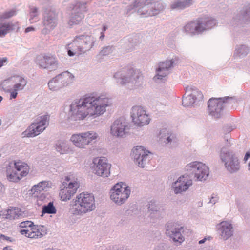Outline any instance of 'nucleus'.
<instances>
[{"label":"nucleus","mask_w":250,"mask_h":250,"mask_svg":"<svg viewBox=\"0 0 250 250\" xmlns=\"http://www.w3.org/2000/svg\"><path fill=\"white\" fill-rule=\"evenodd\" d=\"M111 104L109 99L104 95H85L79 99V119L100 116Z\"/></svg>","instance_id":"1"},{"label":"nucleus","mask_w":250,"mask_h":250,"mask_svg":"<svg viewBox=\"0 0 250 250\" xmlns=\"http://www.w3.org/2000/svg\"><path fill=\"white\" fill-rule=\"evenodd\" d=\"M216 24V20L212 17L200 18L187 23L183 27L182 32L186 35L193 37L211 29Z\"/></svg>","instance_id":"2"},{"label":"nucleus","mask_w":250,"mask_h":250,"mask_svg":"<svg viewBox=\"0 0 250 250\" xmlns=\"http://www.w3.org/2000/svg\"><path fill=\"white\" fill-rule=\"evenodd\" d=\"M142 77L141 71L133 68H123L113 74V78L117 83L122 86H125L129 83L134 84L132 85V88L140 85V80Z\"/></svg>","instance_id":"3"},{"label":"nucleus","mask_w":250,"mask_h":250,"mask_svg":"<svg viewBox=\"0 0 250 250\" xmlns=\"http://www.w3.org/2000/svg\"><path fill=\"white\" fill-rule=\"evenodd\" d=\"M235 102L236 100L232 97L211 98L208 103V114L213 118H220L223 116L225 104L227 103L232 104Z\"/></svg>","instance_id":"4"},{"label":"nucleus","mask_w":250,"mask_h":250,"mask_svg":"<svg viewBox=\"0 0 250 250\" xmlns=\"http://www.w3.org/2000/svg\"><path fill=\"white\" fill-rule=\"evenodd\" d=\"M111 200L117 205L124 204L128 199L131 193L130 188L124 182L115 184L110 190Z\"/></svg>","instance_id":"5"},{"label":"nucleus","mask_w":250,"mask_h":250,"mask_svg":"<svg viewBox=\"0 0 250 250\" xmlns=\"http://www.w3.org/2000/svg\"><path fill=\"white\" fill-rule=\"evenodd\" d=\"M219 157L229 172L235 173L239 171L240 163L238 158L232 150L222 148Z\"/></svg>","instance_id":"6"},{"label":"nucleus","mask_w":250,"mask_h":250,"mask_svg":"<svg viewBox=\"0 0 250 250\" xmlns=\"http://www.w3.org/2000/svg\"><path fill=\"white\" fill-rule=\"evenodd\" d=\"M184 169L187 172L194 174V178L198 181L206 180L209 173L208 167L199 161L190 162L185 166Z\"/></svg>","instance_id":"7"},{"label":"nucleus","mask_w":250,"mask_h":250,"mask_svg":"<svg viewBox=\"0 0 250 250\" xmlns=\"http://www.w3.org/2000/svg\"><path fill=\"white\" fill-rule=\"evenodd\" d=\"M50 116L45 115L38 117L36 121L32 123L28 128L22 133L23 137H34L42 132L48 125Z\"/></svg>","instance_id":"8"},{"label":"nucleus","mask_w":250,"mask_h":250,"mask_svg":"<svg viewBox=\"0 0 250 250\" xmlns=\"http://www.w3.org/2000/svg\"><path fill=\"white\" fill-rule=\"evenodd\" d=\"M130 129V125L128 121L124 117H121L111 124L110 133L114 137L123 138L128 135Z\"/></svg>","instance_id":"9"},{"label":"nucleus","mask_w":250,"mask_h":250,"mask_svg":"<svg viewBox=\"0 0 250 250\" xmlns=\"http://www.w3.org/2000/svg\"><path fill=\"white\" fill-rule=\"evenodd\" d=\"M130 117L133 125L137 127H142L148 125L150 118L144 107L133 106L130 111Z\"/></svg>","instance_id":"10"},{"label":"nucleus","mask_w":250,"mask_h":250,"mask_svg":"<svg viewBox=\"0 0 250 250\" xmlns=\"http://www.w3.org/2000/svg\"><path fill=\"white\" fill-rule=\"evenodd\" d=\"M111 165L104 157H98L93 158L91 168L93 173L103 178H106L110 175Z\"/></svg>","instance_id":"11"},{"label":"nucleus","mask_w":250,"mask_h":250,"mask_svg":"<svg viewBox=\"0 0 250 250\" xmlns=\"http://www.w3.org/2000/svg\"><path fill=\"white\" fill-rule=\"evenodd\" d=\"M193 185L192 179L187 174L179 176L171 185V190L176 195L182 194L187 191Z\"/></svg>","instance_id":"12"},{"label":"nucleus","mask_w":250,"mask_h":250,"mask_svg":"<svg viewBox=\"0 0 250 250\" xmlns=\"http://www.w3.org/2000/svg\"><path fill=\"white\" fill-rule=\"evenodd\" d=\"M132 155L135 162L142 168L148 164L151 159V152L141 146H137L133 148Z\"/></svg>","instance_id":"13"},{"label":"nucleus","mask_w":250,"mask_h":250,"mask_svg":"<svg viewBox=\"0 0 250 250\" xmlns=\"http://www.w3.org/2000/svg\"><path fill=\"white\" fill-rule=\"evenodd\" d=\"M183 227L174 222H168L166 226V234L173 241L177 244H181L185 240L183 236Z\"/></svg>","instance_id":"14"},{"label":"nucleus","mask_w":250,"mask_h":250,"mask_svg":"<svg viewBox=\"0 0 250 250\" xmlns=\"http://www.w3.org/2000/svg\"><path fill=\"white\" fill-rule=\"evenodd\" d=\"M15 171H12L8 174L7 178L11 182H18L22 177L28 175L29 172V167L25 163L21 161L14 163Z\"/></svg>","instance_id":"15"},{"label":"nucleus","mask_w":250,"mask_h":250,"mask_svg":"<svg viewBox=\"0 0 250 250\" xmlns=\"http://www.w3.org/2000/svg\"><path fill=\"white\" fill-rule=\"evenodd\" d=\"M203 94L197 88L194 87H186V93L183 97L182 104L185 107H190L198 100L203 98Z\"/></svg>","instance_id":"16"},{"label":"nucleus","mask_w":250,"mask_h":250,"mask_svg":"<svg viewBox=\"0 0 250 250\" xmlns=\"http://www.w3.org/2000/svg\"><path fill=\"white\" fill-rule=\"evenodd\" d=\"M134 11L144 17L152 16L149 15L151 12L149 0H136L133 7L130 6L127 9L126 14Z\"/></svg>","instance_id":"17"},{"label":"nucleus","mask_w":250,"mask_h":250,"mask_svg":"<svg viewBox=\"0 0 250 250\" xmlns=\"http://www.w3.org/2000/svg\"><path fill=\"white\" fill-rule=\"evenodd\" d=\"M79 213H85L94 210L95 208L94 196L90 193L79 194Z\"/></svg>","instance_id":"18"},{"label":"nucleus","mask_w":250,"mask_h":250,"mask_svg":"<svg viewBox=\"0 0 250 250\" xmlns=\"http://www.w3.org/2000/svg\"><path fill=\"white\" fill-rule=\"evenodd\" d=\"M175 59L172 58L160 62L156 69V74L153 78L154 81L162 80L169 74L170 69L173 66Z\"/></svg>","instance_id":"19"},{"label":"nucleus","mask_w":250,"mask_h":250,"mask_svg":"<svg viewBox=\"0 0 250 250\" xmlns=\"http://www.w3.org/2000/svg\"><path fill=\"white\" fill-rule=\"evenodd\" d=\"M37 64L41 68L56 69L58 67V61L54 56L42 54L36 58Z\"/></svg>","instance_id":"20"},{"label":"nucleus","mask_w":250,"mask_h":250,"mask_svg":"<svg viewBox=\"0 0 250 250\" xmlns=\"http://www.w3.org/2000/svg\"><path fill=\"white\" fill-rule=\"evenodd\" d=\"M16 83L13 86V89L9 90L6 89V86L8 84L7 81H3L1 84V88L5 91H9L10 99L17 97L19 90H22L27 84V81L21 77H17L15 78Z\"/></svg>","instance_id":"21"},{"label":"nucleus","mask_w":250,"mask_h":250,"mask_svg":"<svg viewBox=\"0 0 250 250\" xmlns=\"http://www.w3.org/2000/svg\"><path fill=\"white\" fill-rule=\"evenodd\" d=\"M218 232L220 237L223 240H227L233 235L234 229L230 221H223L217 225Z\"/></svg>","instance_id":"22"},{"label":"nucleus","mask_w":250,"mask_h":250,"mask_svg":"<svg viewBox=\"0 0 250 250\" xmlns=\"http://www.w3.org/2000/svg\"><path fill=\"white\" fill-rule=\"evenodd\" d=\"M250 22V4L243 7L232 19L231 24L233 26Z\"/></svg>","instance_id":"23"},{"label":"nucleus","mask_w":250,"mask_h":250,"mask_svg":"<svg viewBox=\"0 0 250 250\" xmlns=\"http://www.w3.org/2000/svg\"><path fill=\"white\" fill-rule=\"evenodd\" d=\"M79 41L82 43V47H79L80 54L91 49L94 45L95 39L91 36H79Z\"/></svg>","instance_id":"24"},{"label":"nucleus","mask_w":250,"mask_h":250,"mask_svg":"<svg viewBox=\"0 0 250 250\" xmlns=\"http://www.w3.org/2000/svg\"><path fill=\"white\" fill-rule=\"evenodd\" d=\"M57 79L62 88L73 83L75 81L74 75L68 71H65L57 75Z\"/></svg>","instance_id":"25"},{"label":"nucleus","mask_w":250,"mask_h":250,"mask_svg":"<svg viewBox=\"0 0 250 250\" xmlns=\"http://www.w3.org/2000/svg\"><path fill=\"white\" fill-rule=\"evenodd\" d=\"M45 234H46V232L42 231L41 227L35 225L33 223L31 227L26 230V233L24 235L30 238H39L42 237Z\"/></svg>","instance_id":"26"},{"label":"nucleus","mask_w":250,"mask_h":250,"mask_svg":"<svg viewBox=\"0 0 250 250\" xmlns=\"http://www.w3.org/2000/svg\"><path fill=\"white\" fill-rule=\"evenodd\" d=\"M77 190V188L74 186L73 183H70L65 189L60 191V196L61 200L63 201L69 200L76 193Z\"/></svg>","instance_id":"27"},{"label":"nucleus","mask_w":250,"mask_h":250,"mask_svg":"<svg viewBox=\"0 0 250 250\" xmlns=\"http://www.w3.org/2000/svg\"><path fill=\"white\" fill-rule=\"evenodd\" d=\"M194 0H175L170 4L172 10H183L192 5Z\"/></svg>","instance_id":"28"},{"label":"nucleus","mask_w":250,"mask_h":250,"mask_svg":"<svg viewBox=\"0 0 250 250\" xmlns=\"http://www.w3.org/2000/svg\"><path fill=\"white\" fill-rule=\"evenodd\" d=\"M81 136V139H79V147H83L81 144L88 145L92 142V141L95 140L97 137V135L93 132H87L79 134Z\"/></svg>","instance_id":"29"},{"label":"nucleus","mask_w":250,"mask_h":250,"mask_svg":"<svg viewBox=\"0 0 250 250\" xmlns=\"http://www.w3.org/2000/svg\"><path fill=\"white\" fill-rule=\"evenodd\" d=\"M22 215V212L21 209L17 207H11L6 210L4 214V218L10 220L17 219Z\"/></svg>","instance_id":"30"},{"label":"nucleus","mask_w":250,"mask_h":250,"mask_svg":"<svg viewBox=\"0 0 250 250\" xmlns=\"http://www.w3.org/2000/svg\"><path fill=\"white\" fill-rule=\"evenodd\" d=\"M250 47L246 44H239L236 46L234 52V58H242L246 56L250 52Z\"/></svg>","instance_id":"31"},{"label":"nucleus","mask_w":250,"mask_h":250,"mask_svg":"<svg viewBox=\"0 0 250 250\" xmlns=\"http://www.w3.org/2000/svg\"><path fill=\"white\" fill-rule=\"evenodd\" d=\"M57 14L53 11H49L43 19V24L45 26H49L51 28L56 26L57 24Z\"/></svg>","instance_id":"32"},{"label":"nucleus","mask_w":250,"mask_h":250,"mask_svg":"<svg viewBox=\"0 0 250 250\" xmlns=\"http://www.w3.org/2000/svg\"><path fill=\"white\" fill-rule=\"evenodd\" d=\"M159 139L162 143L171 144L174 140L175 136L167 129H163L160 132Z\"/></svg>","instance_id":"33"},{"label":"nucleus","mask_w":250,"mask_h":250,"mask_svg":"<svg viewBox=\"0 0 250 250\" xmlns=\"http://www.w3.org/2000/svg\"><path fill=\"white\" fill-rule=\"evenodd\" d=\"M148 210L150 213L151 217L155 216L159 218L164 215L165 214L164 212L161 211L160 207L156 205L153 201L149 202L148 207Z\"/></svg>","instance_id":"34"},{"label":"nucleus","mask_w":250,"mask_h":250,"mask_svg":"<svg viewBox=\"0 0 250 250\" xmlns=\"http://www.w3.org/2000/svg\"><path fill=\"white\" fill-rule=\"evenodd\" d=\"M151 12L149 15L154 16L158 14L165 8L166 5L161 1L150 2Z\"/></svg>","instance_id":"35"},{"label":"nucleus","mask_w":250,"mask_h":250,"mask_svg":"<svg viewBox=\"0 0 250 250\" xmlns=\"http://www.w3.org/2000/svg\"><path fill=\"white\" fill-rule=\"evenodd\" d=\"M78 116V102L76 100L70 105V110L68 113L69 120L77 121Z\"/></svg>","instance_id":"36"},{"label":"nucleus","mask_w":250,"mask_h":250,"mask_svg":"<svg viewBox=\"0 0 250 250\" xmlns=\"http://www.w3.org/2000/svg\"><path fill=\"white\" fill-rule=\"evenodd\" d=\"M15 24L10 22L0 23V37L5 36L10 31L14 30Z\"/></svg>","instance_id":"37"},{"label":"nucleus","mask_w":250,"mask_h":250,"mask_svg":"<svg viewBox=\"0 0 250 250\" xmlns=\"http://www.w3.org/2000/svg\"><path fill=\"white\" fill-rule=\"evenodd\" d=\"M48 185V182L43 181L34 185L31 190V193L35 196H37L38 193L45 190Z\"/></svg>","instance_id":"38"},{"label":"nucleus","mask_w":250,"mask_h":250,"mask_svg":"<svg viewBox=\"0 0 250 250\" xmlns=\"http://www.w3.org/2000/svg\"><path fill=\"white\" fill-rule=\"evenodd\" d=\"M33 225L31 221H23L21 222L19 225L20 232L21 235H25L26 230L28 229L31 226Z\"/></svg>","instance_id":"39"},{"label":"nucleus","mask_w":250,"mask_h":250,"mask_svg":"<svg viewBox=\"0 0 250 250\" xmlns=\"http://www.w3.org/2000/svg\"><path fill=\"white\" fill-rule=\"evenodd\" d=\"M49 88L51 90H56L60 88L61 83L57 79V76L50 81L48 83Z\"/></svg>","instance_id":"40"},{"label":"nucleus","mask_w":250,"mask_h":250,"mask_svg":"<svg viewBox=\"0 0 250 250\" xmlns=\"http://www.w3.org/2000/svg\"><path fill=\"white\" fill-rule=\"evenodd\" d=\"M56 212V209L53 205V202H50L46 206H44L42 209V214H55Z\"/></svg>","instance_id":"41"},{"label":"nucleus","mask_w":250,"mask_h":250,"mask_svg":"<svg viewBox=\"0 0 250 250\" xmlns=\"http://www.w3.org/2000/svg\"><path fill=\"white\" fill-rule=\"evenodd\" d=\"M115 50V48L113 46H107L102 48L100 51L99 55L101 57L108 56L111 54Z\"/></svg>","instance_id":"42"},{"label":"nucleus","mask_w":250,"mask_h":250,"mask_svg":"<svg viewBox=\"0 0 250 250\" xmlns=\"http://www.w3.org/2000/svg\"><path fill=\"white\" fill-rule=\"evenodd\" d=\"M78 201V196L76 197V199L73 200L71 203V208L70 209L71 212L73 214H76L78 211L77 204Z\"/></svg>","instance_id":"43"},{"label":"nucleus","mask_w":250,"mask_h":250,"mask_svg":"<svg viewBox=\"0 0 250 250\" xmlns=\"http://www.w3.org/2000/svg\"><path fill=\"white\" fill-rule=\"evenodd\" d=\"M16 14V11L14 10H11L8 11L4 12L0 16V19H5L13 17Z\"/></svg>","instance_id":"44"},{"label":"nucleus","mask_w":250,"mask_h":250,"mask_svg":"<svg viewBox=\"0 0 250 250\" xmlns=\"http://www.w3.org/2000/svg\"><path fill=\"white\" fill-rule=\"evenodd\" d=\"M65 147V144L64 143L62 142L57 144L56 149L58 152H60L61 154H63L66 152L64 149Z\"/></svg>","instance_id":"45"},{"label":"nucleus","mask_w":250,"mask_h":250,"mask_svg":"<svg viewBox=\"0 0 250 250\" xmlns=\"http://www.w3.org/2000/svg\"><path fill=\"white\" fill-rule=\"evenodd\" d=\"M81 11L82 12V13H81L82 14L84 13V12H86L87 11V7L86 6V4H84V3H83V4H81L79 3V11ZM83 18V15H81V14H80L79 13V18Z\"/></svg>","instance_id":"46"},{"label":"nucleus","mask_w":250,"mask_h":250,"mask_svg":"<svg viewBox=\"0 0 250 250\" xmlns=\"http://www.w3.org/2000/svg\"><path fill=\"white\" fill-rule=\"evenodd\" d=\"M218 200H219V197H218V196L217 195L212 194L210 199L209 203L214 205L218 202Z\"/></svg>","instance_id":"47"},{"label":"nucleus","mask_w":250,"mask_h":250,"mask_svg":"<svg viewBox=\"0 0 250 250\" xmlns=\"http://www.w3.org/2000/svg\"><path fill=\"white\" fill-rule=\"evenodd\" d=\"M71 140L76 145V146H77L78 144V135H73L71 137Z\"/></svg>","instance_id":"48"},{"label":"nucleus","mask_w":250,"mask_h":250,"mask_svg":"<svg viewBox=\"0 0 250 250\" xmlns=\"http://www.w3.org/2000/svg\"><path fill=\"white\" fill-rule=\"evenodd\" d=\"M74 43H71L68 45V54L70 56H72L75 54V53L73 52L75 50L72 49V46H73Z\"/></svg>","instance_id":"49"},{"label":"nucleus","mask_w":250,"mask_h":250,"mask_svg":"<svg viewBox=\"0 0 250 250\" xmlns=\"http://www.w3.org/2000/svg\"><path fill=\"white\" fill-rule=\"evenodd\" d=\"M7 241L11 242L12 238L11 237L5 236L2 234L0 233V241Z\"/></svg>","instance_id":"50"},{"label":"nucleus","mask_w":250,"mask_h":250,"mask_svg":"<svg viewBox=\"0 0 250 250\" xmlns=\"http://www.w3.org/2000/svg\"><path fill=\"white\" fill-rule=\"evenodd\" d=\"M211 239H212V237L210 236L205 237L204 239H203L199 241V244H203L207 240H210Z\"/></svg>","instance_id":"51"},{"label":"nucleus","mask_w":250,"mask_h":250,"mask_svg":"<svg viewBox=\"0 0 250 250\" xmlns=\"http://www.w3.org/2000/svg\"><path fill=\"white\" fill-rule=\"evenodd\" d=\"M7 61V59L6 58H0V67L2 66L3 65V64L5 63Z\"/></svg>","instance_id":"52"},{"label":"nucleus","mask_w":250,"mask_h":250,"mask_svg":"<svg viewBox=\"0 0 250 250\" xmlns=\"http://www.w3.org/2000/svg\"><path fill=\"white\" fill-rule=\"evenodd\" d=\"M249 158H250V151L247 152L245 154V155L243 159L244 161L246 162V161H247Z\"/></svg>","instance_id":"53"},{"label":"nucleus","mask_w":250,"mask_h":250,"mask_svg":"<svg viewBox=\"0 0 250 250\" xmlns=\"http://www.w3.org/2000/svg\"><path fill=\"white\" fill-rule=\"evenodd\" d=\"M34 31V28L32 27H27V28L25 29V33H28V32H29L30 31Z\"/></svg>","instance_id":"54"},{"label":"nucleus","mask_w":250,"mask_h":250,"mask_svg":"<svg viewBox=\"0 0 250 250\" xmlns=\"http://www.w3.org/2000/svg\"><path fill=\"white\" fill-rule=\"evenodd\" d=\"M104 37V32H101V35L99 37V39L101 40H102Z\"/></svg>","instance_id":"55"},{"label":"nucleus","mask_w":250,"mask_h":250,"mask_svg":"<svg viewBox=\"0 0 250 250\" xmlns=\"http://www.w3.org/2000/svg\"><path fill=\"white\" fill-rule=\"evenodd\" d=\"M107 29V27L106 25H104L102 28V32H104Z\"/></svg>","instance_id":"56"},{"label":"nucleus","mask_w":250,"mask_h":250,"mask_svg":"<svg viewBox=\"0 0 250 250\" xmlns=\"http://www.w3.org/2000/svg\"><path fill=\"white\" fill-rule=\"evenodd\" d=\"M12 248L10 247V246H6V247H5L3 250H12Z\"/></svg>","instance_id":"57"},{"label":"nucleus","mask_w":250,"mask_h":250,"mask_svg":"<svg viewBox=\"0 0 250 250\" xmlns=\"http://www.w3.org/2000/svg\"><path fill=\"white\" fill-rule=\"evenodd\" d=\"M248 170L250 173V161H249L248 165Z\"/></svg>","instance_id":"58"},{"label":"nucleus","mask_w":250,"mask_h":250,"mask_svg":"<svg viewBox=\"0 0 250 250\" xmlns=\"http://www.w3.org/2000/svg\"><path fill=\"white\" fill-rule=\"evenodd\" d=\"M37 11V9H35V12Z\"/></svg>","instance_id":"59"}]
</instances>
